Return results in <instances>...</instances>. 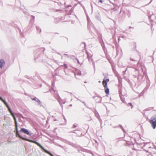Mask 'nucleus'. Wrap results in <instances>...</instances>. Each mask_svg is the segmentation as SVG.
<instances>
[{
  "label": "nucleus",
  "instance_id": "f257e3e1",
  "mask_svg": "<svg viewBox=\"0 0 156 156\" xmlns=\"http://www.w3.org/2000/svg\"><path fill=\"white\" fill-rule=\"evenodd\" d=\"M149 122L151 124L152 127L155 129L156 127V119L155 117L154 116L151 117Z\"/></svg>",
  "mask_w": 156,
  "mask_h": 156
},
{
  "label": "nucleus",
  "instance_id": "f03ea898",
  "mask_svg": "<svg viewBox=\"0 0 156 156\" xmlns=\"http://www.w3.org/2000/svg\"><path fill=\"white\" fill-rule=\"evenodd\" d=\"M60 140H61L62 142L65 143L66 144H69L73 147H75L76 146V144H74L73 143L68 141L67 140H65V139L63 138H61L60 139Z\"/></svg>",
  "mask_w": 156,
  "mask_h": 156
},
{
  "label": "nucleus",
  "instance_id": "7ed1b4c3",
  "mask_svg": "<svg viewBox=\"0 0 156 156\" xmlns=\"http://www.w3.org/2000/svg\"><path fill=\"white\" fill-rule=\"evenodd\" d=\"M30 98L32 100L35 101H38V105L40 107H42L43 108H44V106L42 105V102L37 98L35 97L31 96Z\"/></svg>",
  "mask_w": 156,
  "mask_h": 156
},
{
  "label": "nucleus",
  "instance_id": "20e7f679",
  "mask_svg": "<svg viewBox=\"0 0 156 156\" xmlns=\"http://www.w3.org/2000/svg\"><path fill=\"white\" fill-rule=\"evenodd\" d=\"M93 98L98 103H101L102 100V98L99 96H94L93 97Z\"/></svg>",
  "mask_w": 156,
  "mask_h": 156
},
{
  "label": "nucleus",
  "instance_id": "39448f33",
  "mask_svg": "<svg viewBox=\"0 0 156 156\" xmlns=\"http://www.w3.org/2000/svg\"><path fill=\"white\" fill-rule=\"evenodd\" d=\"M56 98L59 103L60 106L62 107H63V105H62V103L64 104L65 103V102L62 100L58 95V97L57 98Z\"/></svg>",
  "mask_w": 156,
  "mask_h": 156
},
{
  "label": "nucleus",
  "instance_id": "423d86ee",
  "mask_svg": "<svg viewBox=\"0 0 156 156\" xmlns=\"http://www.w3.org/2000/svg\"><path fill=\"white\" fill-rule=\"evenodd\" d=\"M20 132L23 133L28 135H30V136H31V134H30L28 130L24 128H21Z\"/></svg>",
  "mask_w": 156,
  "mask_h": 156
},
{
  "label": "nucleus",
  "instance_id": "0eeeda50",
  "mask_svg": "<svg viewBox=\"0 0 156 156\" xmlns=\"http://www.w3.org/2000/svg\"><path fill=\"white\" fill-rule=\"evenodd\" d=\"M109 81V80L108 78L106 79L105 80L104 79L102 81V84L103 87L105 88L107 87V83Z\"/></svg>",
  "mask_w": 156,
  "mask_h": 156
},
{
  "label": "nucleus",
  "instance_id": "6e6552de",
  "mask_svg": "<svg viewBox=\"0 0 156 156\" xmlns=\"http://www.w3.org/2000/svg\"><path fill=\"white\" fill-rule=\"evenodd\" d=\"M16 136L17 137H19L23 140H27V138L23 137L20 135V133H19V132H16Z\"/></svg>",
  "mask_w": 156,
  "mask_h": 156
},
{
  "label": "nucleus",
  "instance_id": "1a4fd4ad",
  "mask_svg": "<svg viewBox=\"0 0 156 156\" xmlns=\"http://www.w3.org/2000/svg\"><path fill=\"white\" fill-rule=\"evenodd\" d=\"M5 61L1 59L0 60V68H2L3 66L5 64Z\"/></svg>",
  "mask_w": 156,
  "mask_h": 156
},
{
  "label": "nucleus",
  "instance_id": "9d476101",
  "mask_svg": "<svg viewBox=\"0 0 156 156\" xmlns=\"http://www.w3.org/2000/svg\"><path fill=\"white\" fill-rule=\"evenodd\" d=\"M119 96L120 98V99L121 100V101H122V102H124V98L122 96V92L121 90H119Z\"/></svg>",
  "mask_w": 156,
  "mask_h": 156
},
{
  "label": "nucleus",
  "instance_id": "9b49d317",
  "mask_svg": "<svg viewBox=\"0 0 156 156\" xmlns=\"http://www.w3.org/2000/svg\"><path fill=\"white\" fill-rule=\"evenodd\" d=\"M87 54V58L89 61H93V59L91 58L92 56V55H90L87 52H86Z\"/></svg>",
  "mask_w": 156,
  "mask_h": 156
},
{
  "label": "nucleus",
  "instance_id": "f8f14e48",
  "mask_svg": "<svg viewBox=\"0 0 156 156\" xmlns=\"http://www.w3.org/2000/svg\"><path fill=\"white\" fill-rule=\"evenodd\" d=\"M34 143L36 145H37L42 150L44 149V148L38 142H37V141H34Z\"/></svg>",
  "mask_w": 156,
  "mask_h": 156
},
{
  "label": "nucleus",
  "instance_id": "ddd939ff",
  "mask_svg": "<svg viewBox=\"0 0 156 156\" xmlns=\"http://www.w3.org/2000/svg\"><path fill=\"white\" fill-rule=\"evenodd\" d=\"M95 17L98 20H100V15L98 12H97L95 13Z\"/></svg>",
  "mask_w": 156,
  "mask_h": 156
},
{
  "label": "nucleus",
  "instance_id": "4468645a",
  "mask_svg": "<svg viewBox=\"0 0 156 156\" xmlns=\"http://www.w3.org/2000/svg\"><path fill=\"white\" fill-rule=\"evenodd\" d=\"M43 150L45 152V153L48 154L51 156H53V155L51 153H50L49 151L48 150L45 149L44 148V149Z\"/></svg>",
  "mask_w": 156,
  "mask_h": 156
},
{
  "label": "nucleus",
  "instance_id": "2eb2a0df",
  "mask_svg": "<svg viewBox=\"0 0 156 156\" xmlns=\"http://www.w3.org/2000/svg\"><path fill=\"white\" fill-rule=\"evenodd\" d=\"M36 29L37 32H38L39 31V33H40L41 31V29L37 26H36Z\"/></svg>",
  "mask_w": 156,
  "mask_h": 156
},
{
  "label": "nucleus",
  "instance_id": "dca6fc26",
  "mask_svg": "<svg viewBox=\"0 0 156 156\" xmlns=\"http://www.w3.org/2000/svg\"><path fill=\"white\" fill-rule=\"evenodd\" d=\"M106 89L105 90V92L106 94H108L109 92V89L107 87L106 88Z\"/></svg>",
  "mask_w": 156,
  "mask_h": 156
},
{
  "label": "nucleus",
  "instance_id": "f3484780",
  "mask_svg": "<svg viewBox=\"0 0 156 156\" xmlns=\"http://www.w3.org/2000/svg\"><path fill=\"white\" fill-rule=\"evenodd\" d=\"M119 126H120L121 129H122V131L124 132L125 133V130H124V129L123 128V127L121 125H119Z\"/></svg>",
  "mask_w": 156,
  "mask_h": 156
},
{
  "label": "nucleus",
  "instance_id": "a211bd4d",
  "mask_svg": "<svg viewBox=\"0 0 156 156\" xmlns=\"http://www.w3.org/2000/svg\"><path fill=\"white\" fill-rule=\"evenodd\" d=\"M13 118L14 120L15 125H17L16 119V118L15 116H14V117H13Z\"/></svg>",
  "mask_w": 156,
  "mask_h": 156
},
{
  "label": "nucleus",
  "instance_id": "6ab92c4d",
  "mask_svg": "<svg viewBox=\"0 0 156 156\" xmlns=\"http://www.w3.org/2000/svg\"><path fill=\"white\" fill-rule=\"evenodd\" d=\"M13 118L14 120L15 125H17L16 119V118L15 116H14V117H13Z\"/></svg>",
  "mask_w": 156,
  "mask_h": 156
},
{
  "label": "nucleus",
  "instance_id": "aec40b11",
  "mask_svg": "<svg viewBox=\"0 0 156 156\" xmlns=\"http://www.w3.org/2000/svg\"><path fill=\"white\" fill-rule=\"evenodd\" d=\"M76 98L78 100H79L80 101H81V102H82V103H83L84 105L85 106L87 107V105H86V103H85V102L84 101H81L79 99H78V98Z\"/></svg>",
  "mask_w": 156,
  "mask_h": 156
},
{
  "label": "nucleus",
  "instance_id": "412c9836",
  "mask_svg": "<svg viewBox=\"0 0 156 156\" xmlns=\"http://www.w3.org/2000/svg\"><path fill=\"white\" fill-rule=\"evenodd\" d=\"M127 105L128 106H130V107H131V108H133V105L132 104V103H128L127 104Z\"/></svg>",
  "mask_w": 156,
  "mask_h": 156
},
{
  "label": "nucleus",
  "instance_id": "4be33fe9",
  "mask_svg": "<svg viewBox=\"0 0 156 156\" xmlns=\"http://www.w3.org/2000/svg\"><path fill=\"white\" fill-rule=\"evenodd\" d=\"M25 140L28 141L29 142H31V143H34V140H29L28 139H27V140Z\"/></svg>",
  "mask_w": 156,
  "mask_h": 156
},
{
  "label": "nucleus",
  "instance_id": "5701e85b",
  "mask_svg": "<svg viewBox=\"0 0 156 156\" xmlns=\"http://www.w3.org/2000/svg\"><path fill=\"white\" fill-rule=\"evenodd\" d=\"M15 126H16V132H19V131H18L17 125H15Z\"/></svg>",
  "mask_w": 156,
  "mask_h": 156
},
{
  "label": "nucleus",
  "instance_id": "b1692460",
  "mask_svg": "<svg viewBox=\"0 0 156 156\" xmlns=\"http://www.w3.org/2000/svg\"><path fill=\"white\" fill-rule=\"evenodd\" d=\"M83 44L84 46V48L85 49L86 47V44L85 42H83L81 44Z\"/></svg>",
  "mask_w": 156,
  "mask_h": 156
},
{
  "label": "nucleus",
  "instance_id": "393cba45",
  "mask_svg": "<svg viewBox=\"0 0 156 156\" xmlns=\"http://www.w3.org/2000/svg\"><path fill=\"white\" fill-rule=\"evenodd\" d=\"M103 75L104 76H105V78H104V79H107V78H108V75H105V74H103Z\"/></svg>",
  "mask_w": 156,
  "mask_h": 156
},
{
  "label": "nucleus",
  "instance_id": "a878e982",
  "mask_svg": "<svg viewBox=\"0 0 156 156\" xmlns=\"http://www.w3.org/2000/svg\"><path fill=\"white\" fill-rule=\"evenodd\" d=\"M63 66L65 69L67 68L68 67V66H67V65L66 64H64L63 65Z\"/></svg>",
  "mask_w": 156,
  "mask_h": 156
},
{
  "label": "nucleus",
  "instance_id": "bb28decb",
  "mask_svg": "<svg viewBox=\"0 0 156 156\" xmlns=\"http://www.w3.org/2000/svg\"><path fill=\"white\" fill-rule=\"evenodd\" d=\"M2 101L4 103V104H5V105H7L8 104L4 100V101Z\"/></svg>",
  "mask_w": 156,
  "mask_h": 156
},
{
  "label": "nucleus",
  "instance_id": "cd10ccee",
  "mask_svg": "<svg viewBox=\"0 0 156 156\" xmlns=\"http://www.w3.org/2000/svg\"><path fill=\"white\" fill-rule=\"evenodd\" d=\"M77 75L79 76H80L81 75V71H79L77 72Z\"/></svg>",
  "mask_w": 156,
  "mask_h": 156
},
{
  "label": "nucleus",
  "instance_id": "c85d7f7f",
  "mask_svg": "<svg viewBox=\"0 0 156 156\" xmlns=\"http://www.w3.org/2000/svg\"><path fill=\"white\" fill-rule=\"evenodd\" d=\"M76 125H75V124H74L73 125V127H72V128H76Z\"/></svg>",
  "mask_w": 156,
  "mask_h": 156
},
{
  "label": "nucleus",
  "instance_id": "c756f323",
  "mask_svg": "<svg viewBox=\"0 0 156 156\" xmlns=\"http://www.w3.org/2000/svg\"><path fill=\"white\" fill-rule=\"evenodd\" d=\"M10 113H11V115L13 117H14V116H15L14 113L12 112Z\"/></svg>",
  "mask_w": 156,
  "mask_h": 156
},
{
  "label": "nucleus",
  "instance_id": "7c9ffc66",
  "mask_svg": "<svg viewBox=\"0 0 156 156\" xmlns=\"http://www.w3.org/2000/svg\"><path fill=\"white\" fill-rule=\"evenodd\" d=\"M20 116L22 117V118L23 119H25L26 118V117L23 116L21 114H20Z\"/></svg>",
  "mask_w": 156,
  "mask_h": 156
},
{
  "label": "nucleus",
  "instance_id": "2f4dec72",
  "mask_svg": "<svg viewBox=\"0 0 156 156\" xmlns=\"http://www.w3.org/2000/svg\"><path fill=\"white\" fill-rule=\"evenodd\" d=\"M8 110L9 111V112L11 113V112H12V111L11 109L10 108H8Z\"/></svg>",
  "mask_w": 156,
  "mask_h": 156
},
{
  "label": "nucleus",
  "instance_id": "473e14b6",
  "mask_svg": "<svg viewBox=\"0 0 156 156\" xmlns=\"http://www.w3.org/2000/svg\"><path fill=\"white\" fill-rule=\"evenodd\" d=\"M87 20L88 21V23L89 22V21L90 20V19L89 18V17H88L87 16Z\"/></svg>",
  "mask_w": 156,
  "mask_h": 156
},
{
  "label": "nucleus",
  "instance_id": "72a5a7b5",
  "mask_svg": "<svg viewBox=\"0 0 156 156\" xmlns=\"http://www.w3.org/2000/svg\"><path fill=\"white\" fill-rule=\"evenodd\" d=\"M0 100L1 101H4V100L3 99V98L1 97V96H0Z\"/></svg>",
  "mask_w": 156,
  "mask_h": 156
},
{
  "label": "nucleus",
  "instance_id": "f704fd0d",
  "mask_svg": "<svg viewBox=\"0 0 156 156\" xmlns=\"http://www.w3.org/2000/svg\"><path fill=\"white\" fill-rule=\"evenodd\" d=\"M119 127V125H118V126H113V128H116Z\"/></svg>",
  "mask_w": 156,
  "mask_h": 156
},
{
  "label": "nucleus",
  "instance_id": "c9c22d12",
  "mask_svg": "<svg viewBox=\"0 0 156 156\" xmlns=\"http://www.w3.org/2000/svg\"><path fill=\"white\" fill-rule=\"evenodd\" d=\"M99 1V2H101V3H102L103 2V1L102 0H98Z\"/></svg>",
  "mask_w": 156,
  "mask_h": 156
},
{
  "label": "nucleus",
  "instance_id": "e433bc0d",
  "mask_svg": "<svg viewBox=\"0 0 156 156\" xmlns=\"http://www.w3.org/2000/svg\"><path fill=\"white\" fill-rule=\"evenodd\" d=\"M31 16V17H33V20H34V19H35V17H34V16Z\"/></svg>",
  "mask_w": 156,
  "mask_h": 156
},
{
  "label": "nucleus",
  "instance_id": "4c0bfd02",
  "mask_svg": "<svg viewBox=\"0 0 156 156\" xmlns=\"http://www.w3.org/2000/svg\"><path fill=\"white\" fill-rule=\"evenodd\" d=\"M73 10V8H71V9L70 10V12H72Z\"/></svg>",
  "mask_w": 156,
  "mask_h": 156
},
{
  "label": "nucleus",
  "instance_id": "58836bf2",
  "mask_svg": "<svg viewBox=\"0 0 156 156\" xmlns=\"http://www.w3.org/2000/svg\"><path fill=\"white\" fill-rule=\"evenodd\" d=\"M130 60L131 61H135V60L133 59H132V58H130Z\"/></svg>",
  "mask_w": 156,
  "mask_h": 156
},
{
  "label": "nucleus",
  "instance_id": "ea45409f",
  "mask_svg": "<svg viewBox=\"0 0 156 156\" xmlns=\"http://www.w3.org/2000/svg\"><path fill=\"white\" fill-rule=\"evenodd\" d=\"M121 37H122V38H124L125 37H126L125 36H124V35H123V36H121Z\"/></svg>",
  "mask_w": 156,
  "mask_h": 156
},
{
  "label": "nucleus",
  "instance_id": "a19ab883",
  "mask_svg": "<svg viewBox=\"0 0 156 156\" xmlns=\"http://www.w3.org/2000/svg\"><path fill=\"white\" fill-rule=\"evenodd\" d=\"M129 144L128 143V142H127L126 143V144H125V145H129Z\"/></svg>",
  "mask_w": 156,
  "mask_h": 156
},
{
  "label": "nucleus",
  "instance_id": "79ce46f5",
  "mask_svg": "<svg viewBox=\"0 0 156 156\" xmlns=\"http://www.w3.org/2000/svg\"><path fill=\"white\" fill-rule=\"evenodd\" d=\"M71 5H68L67 6H66V8H69V7H71Z\"/></svg>",
  "mask_w": 156,
  "mask_h": 156
},
{
  "label": "nucleus",
  "instance_id": "37998d69",
  "mask_svg": "<svg viewBox=\"0 0 156 156\" xmlns=\"http://www.w3.org/2000/svg\"><path fill=\"white\" fill-rule=\"evenodd\" d=\"M99 121L100 122L101 124L102 123V121H101V119L100 118H99Z\"/></svg>",
  "mask_w": 156,
  "mask_h": 156
},
{
  "label": "nucleus",
  "instance_id": "c03bdc74",
  "mask_svg": "<svg viewBox=\"0 0 156 156\" xmlns=\"http://www.w3.org/2000/svg\"><path fill=\"white\" fill-rule=\"evenodd\" d=\"M6 107L8 108H10L9 107V105H8V104L6 105Z\"/></svg>",
  "mask_w": 156,
  "mask_h": 156
},
{
  "label": "nucleus",
  "instance_id": "a18cd8bd",
  "mask_svg": "<svg viewBox=\"0 0 156 156\" xmlns=\"http://www.w3.org/2000/svg\"><path fill=\"white\" fill-rule=\"evenodd\" d=\"M74 131H71L69 133H75V132H74Z\"/></svg>",
  "mask_w": 156,
  "mask_h": 156
},
{
  "label": "nucleus",
  "instance_id": "49530a36",
  "mask_svg": "<svg viewBox=\"0 0 156 156\" xmlns=\"http://www.w3.org/2000/svg\"><path fill=\"white\" fill-rule=\"evenodd\" d=\"M129 28H132V29H133V27H131V26H130V27H129Z\"/></svg>",
  "mask_w": 156,
  "mask_h": 156
},
{
  "label": "nucleus",
  "instance_id": "de8ad7c7",
  "mask_svg": "<svg viewBox=\"0 0 156 156\" xmlns=\"http://www.w3.org/2000/svg\"><path fill=\"white\" fill-rule=\"evenodd\" d=\"M147 156H152V155L151 154H149Z\"/></svg>",
  "mask_w": 156,
  "mask_h": 156
},
{
  "label": "nucleus",
  "instance_id": "09e8293b",
  "mask_svg": "<svg viewBox=\"0 0 156 156\" xmlns=\"http://www.w3.org/2000/svg\"><path fill=\"white\" fill-rule=\"evenodd\" d=\"M64 55H66V56H68V55L67 54H64Z\"/></svg>",
  "mask_w": 156,
  "mask_h": 156
},
{
  "label": "nucleus",
  "instance_id": "8fccbe9b",
  "mask_svg": "<svg viewBox=\"0 0 156 156\" xmlns=\"http://www.w3.org/2000/svg\"><path fill=\"white\" fill-rule=\"evenodd\" d=\"M69 106H70V107H72V104H70L69 105Z\"/></svg>",
  "mask_w": 156,
  "mask_h": 156
},
{
  "label": "nucleus",
  "instance_id": "3c124183",
  "mask_svg": "<svg viewBox=\"0 0 156 156\" xmlns=\"http://www.w3.org/2000/svg\"><path fill=\"white\" fill-rule=\"evenodd\" d=\"M77 61L78 63H79V61L78 60V59H77Z\"/></svg>",
  "mask_w": 156,
  "mask_h": 156
},
{
  "label": "nucleus",
  "instance_id": "603ef678",
  "mask_svg": "<svg viewBox=\"0 0 156 156\" xmlns=\"http://www.w3.org/2000/svg\"><path fill=\"white\" fill-rule=\"evenodd\" d=\"M122 32L124 33H125V31H122Z\"/></svg>",
  "mask_w": 156,
  "mask_h": 156
},
{
  "label": "nucleus",
  "instance_id": "864d4df0",
  "mask_svg": "<svg viewBox=\"0 0 156 156\" xmlns=\"http://www.w3.org/2000/svg\"><path fill=\"white\" fill-rule=\"evenodd\" d=\"M19 121H20L21 120V119H19Z\"/></svg>",
  "mask_w": 156,
  "mask_h": 156
},
{
  "label": "nucleus",
  "instance_id": "5fc2aeb1",
  "mask_svg": "<svg viewBox=\"0 0 156 156\" xmlns=\"http://www.w3.org/2000/svg\"><path fill=\"white\" fill-rule=\"evenodd\" d=\"M126 70L124 71H123V72L124 73V72H126Z\"/></svg>",
  "mask_w": 156,
  "mask_h": 156
},
{
  "label": "nucleus",
  "instance_id": "6e6d98bb",
  "mask_svg": "<svg viewBox=\"0 0 156 156\" xmlns=\"http://www.w3.org/2000/svg\"><path fill=\"white\" fill-rule=\"evenodd\" d=\"M23 12L24 13H26V12H25L24 11H23Z\"/></svg>",
  "mask_w": 156,
  "mask_h": 156
},
{
  "label": "nucleus",
  "instance_id": "4d7b16f0",
  "mask_svg": "<svg viewBox=\"0 0 156 156\" xmlns=\"http://www.w3.org/2000/svg\"><path fill=\"white\" fill-rule=\"evenodd\" d=\"M59 10L58 9V10H56V12H57V11H58Z\"/></svg>",
  "mask_w": 156,
  "mask_h": 156
},
{
  "label": "nucleus",
  "instance_id": "13d9d810",
  "mask_svg": "<svg viewBox=\"0 0 156 156\" xmlns=\"http://www.w3.org/2000/svg\"><path fill=\"white\" fill-rule=\"evenodd\" d=\"M152 0H151V1H150V2L149 3H150L152 1Z\"/></svg>",
  "mask_w": 156,
  "mask_h": 156
},
{
  "label": "nucleus",
  "instance_id": "bf43d9fd",
  "mask_svg": "<svg viewBox=\"0 0 156 156\" xmlns=\"http://www.w3.org/2000/svg\"><path fill=\"white\" fill-rule=\"evenodd\" d=\"M98 82L99 83H100L101 82V81H98Z\"/></svg>",
  "mask_w": 156,
  "mask_h": 156
},
{
  "label": "nucleus",
  "instance_id": "052dcab7",
  "mask_svg": "<svg viewBox=\"0 0 156 156\" xmlns=\"http://www.w3.org/2000/svg\"><path fill=\"white\" fill-rule=\"evenodd\" d=\"M58 54H59V55H60V54L59 53H58Z\"/></svg>",
  "mask_w": 156,
  "mask_h": 156
},
{
  "label": "nucleus",
  "instance_id": "680f3d73",
  "mask_svg": "<svg viewBox=\"0 0 156 156\" xmlns=\"http://www.w3.org/2000/svg\"><path fill=\"white\" fill-rule=\"evenodd\" d=\"M139 77H138V80H139Z\"/></svg>",
  "mask_w": 156,
  "mask_h": 156
},
{
  "label": "nucleus",
  "instance_id": "e2e57ef3",
  "mask_svg": "<svg viewBox=\"0 0 156 156\" xmlns=\"http://www.w3.org/2000/svg\"><path fill=\"white\" fill-rule=\"evenodd\" d=\"M84 83H86V81H85V82H84Z\"/></svg>",
  "mask_w": 156,
  "mask_h": 156
},
{
  "label": "nucleus",
  "instance_id": "0e129e2a",
  "mask_svg": "<svg viewBox=\"0 0 156 156\" xmlns=\"http://www.w3.org/2000/svg\"><path fill=\"white\" fill-rule=\"evenodd\" d=\"M149 147V148H151V147Z\"/></svg>",
  "mask_w": 156,
  "mask_h": 156
},
{
  "label": "nucleus",
  "instance_id": "69168bd1",
  "mask_svg": "<svg viewBox=\"0 0 156 156\" xmlns=\"http://www.w3.org/2000/svg\"><path fill=\"white\" fill-rule=\"evenodd\" d=\"M43 48L44 49V51L45 50V49L44 48Z\"/></svg>",
  "mask_w": 156,
  "mask_h": 156
},
{
  "label": "nucleus",
  "instance_id": "338daca9",
  "mask_svg": "<svg viewBox=\"0 0 156 156\" xmlns=\"http://www.w3.org/2000/svg\"><path fill=\"white\" fill-rule=\"evenodd\" d=\"M133 150H136V149H133Z\"/></svg>",
  "mask_w": 156,
  "mask_h": 156
},
{
  "label": "nucleus",
  "instance_id": "774afa93",
  "mask_svg": "<svg viewBox=\"0 0 156 156\" xmlns=\"http://www.w3.org/2000/svg\"><path fill=\"white\" fill-rule=\"evenodd\" d=\"M139 96H140V97L141 96V95H140Z\"/></svg>",
  "mask_w": 156,
  "mask_h": 156
}]
</instances>
